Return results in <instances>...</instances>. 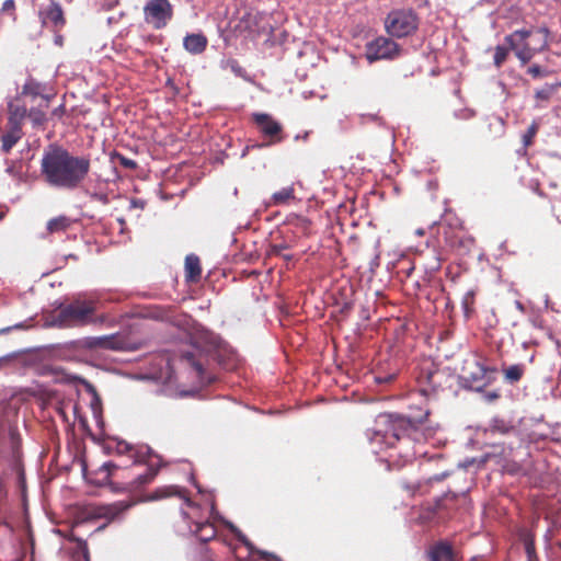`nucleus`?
I'll use <instances>...</instances> for the list:
<instances>
[{
	"mask_svg": "<svg viewBox=\"0 0 561 561\" xmlns=\"http://www.w3.org/2000/svg\"><path fill=\"white\" fill-rule=\"evenodd\" d=\"M41 176L55 190L75 191L82 186L91 171L89 156L73 154L67 148L51 144L43 152Z\"/></svg>",
	"mask_w": 561,
	"mask_h": 561,
	"instance_id": "obj_1",
	"label": "nucleus"
},
{
	"mask_svg": "<svg viewBox=\"0 0 561 561\" xmlns=\"http://www.w3.org/2000/svg\"><path fill=\"white\" fill-rule=\"evenodd\" d=\"M430 410L420 408L416 412L407 415L387 414L379 417L376 428L368 430L366 435L373 445L380 448H393L401 442L420 440L421 436L427 438L431 432L421 434L424 422L427 420Z\"/></svg>",
	"mask_w": 561,
	"mask_h": 561,
	"instance_id": "obj_2",
	"label": "nucleus"
},
{
	"mask_svg": "<svg viewBox=\"0 0 561 561\" xmlns=\"http://www.w3.org/2000/svg\"><path fill=\"white\" fill-rule=\"evenodd\" d=\"M95 301L75 299L59 308L55 322L60 328L85 327L103 322L104 318L95 317Z\"/></svg>",
	"mask_w": 561,
	"mask_h": 561,
	"instance_id": "obj_3",
	"label": "nucleus"
},
{
	"mask_svg": "<svg viewBox=\"0 0 561 561\" xmlns=\"http://www.w3.org/2000/svg\"><path fill=\"white\" fill-rule=\"evenodd\" d=\"M415 380L419 392L424 397H430L438 390L449 387L450 375L446 369L440 368L431 358H424L415 368Z\"/></svg>",
	"mask_w": 561,
	"mask_h": 561,
	"instance_id": "obj_4",
	"label": "nucleus"
},
{
	"mask_svg": "<svg viewBox=\"0 0 561 561\" xmlns=\"http://www.w3.org/2000/svg\"><path fill=\"white\" fill-rule=\"evenodd\" d=\"M417 27V14L411 9L392 10L385 20V28L391 37H407L413 34Z\"/></svg>",
	"mask_w": 561,
	"mask_h": 561,
	"instance_id": "obj_5",
	"label": "nucleus"
},
{
	"mask_svg": "<svg viewBox=\"0 0 561 561\" xmlns=\"http://www.w3.org/2000/svg\"><path fill=\"white\" fill-rule=\"evenodd\" d=\"M173 18V5L169 0H149L144 7L145 22L154 30H161Z\"/></svg>",
	"mask_w": 561,
	"mask_h": 561,
	"instance_id": "obj_6",
	"label": "nucleus"
},
{
	"mask_svg": "<svg viewBox=\"0 0 561 561\" xmlns=\"http://www.w3.org/2000/svg\"><path fill=\"white\" fill-rule=\"evenodd\" d=\"M252 121L256 125L259 131L267 138L266 144L256 145L261 148L282 142L285 139L283 125L267 113H253Z\"/></svg>",
	"mask_w": 561,
	"mask_h": 561,
	"instance_id": "obj_7",
	"label": "nucleus"
},
{
	"mask_svg": "<svg viewBox=\"0 0 561 561\" xmlns=\"http://www.w3.org/2000/svg\"><path fill=\"white\" fill-rule=\"evenodd\" d=\"M530 35V30L523 28L516 30L504 37L505 44L508 46L510 50L514 51L522 65L528 64L535 55L539 53L537 48L529 46L527 39Z\"/></svg>",
	"mask_w": 561,
	"mask_h": 561,
	"instance_id": "obj_8",
	"label": "nucleus"
},
{
	"mask_svg": "<svg viewBox=\"0 0 561 561\" xmlns=\"http://www.w3.org/2000/svg\"><path fill=\"white\" fill-rule=\"evenodd\" d=\"M400 55V46L393 39L379 36L366 44L365 56L369 62L380 59H394Z\"/></svg>",
	"mask_w": 561,
	"mask_h": 561,
	"instance_id": "obj_9",
	"label": "nucleus"
},
{
	"mask_svg": "<svg viewBox=\"0 0 561 561\" xmlns=\"http://www.w3.org/2000/svg\"><path fill=\"white\" fill-rule=\"evenodd\" d=\"M134 504L135 502L133 501H118L111 504L93 505L90 506L87 511L88 518H104L107 520V523H111L116 519H119L127 510L134 506Z\"/></svg>",
	"mask_w": 561,
	"mask_h": 561,
	"instance_id": "obj_10",
	"label": "nucleus"
},
{
	"mask_svg": "<svg viewBox=\"0 0 561 561\" xmlns=\"http://www.w3.org/2000/svg\"><path fill=\"white\" fill-rule=\"evenodd\" d=\"M180 359L192 367L201 382H211L213 379L206 375V366L208 364V354L193 344L190 351H183Z\"/></svg>",
	"mask_w": 561,
	"mask_h": 561,
	"instance_id": "obj_11",
	"label": "nucleus"
},
{
	"mask_svg": "<svg viewBox=\"0 0 561 561\" xmlns=\"http://www.w3.org/2000/svg\"><path fill=\"white\" fill-rule=\"evenodd\" d=\"M76 350H118L119 342L115 335L88 336L71 342Z\"/></svg>",
	"mask_w": 561,
	"mask_h": 561,
	"instance_id": "obj_12",
	"label": "nucleus"
},
{
	"mask_svg": "<svg viewBox=\"0 0 561 561\" xmlns=\"http://www.w3.org/2000/svg\"><path fill=\"white\" fill-rule=\"evenodd\" d=\"M430 561H462L463 557L460 550L447 540H439L427 550Z\"/></svg>",
	"mask_w": 561,
	"mask_h": 561,
	"instance_id": "obj_13",
	"label": "nucleus"
},
{
	"mask_svg": "<svg viewBox=\"0 0 561 561\" xmlns=\"http://www.w3.org/2000/svg\"><path fill=\"white\" fill-rule=\"evenodd\" d=\"M39 16L44 26L54 30L61 28L66 23L62 9L60 4L56 2H51L49 5L41 10Z\"/></svg>",
	"mask_w": 561,
	"mask_h": 561,
	"instance_id": "obj_14",
	"label": "nucleus"
},
{
	"mask_svg": "<svg viewBox=\"0 0 561 561\" xmlns=\"http://www.w3.org/2000/svg\"><path fill=\"white\" fill-rule=\"evenodd\" d=\"M494 371H496L495 368H490L477 359L472 360L471 363H467L462 368L463 378L467 381L482 385H485L486 374Z\"/></svg>",
	"mask_w": 561,
	"mask_h": 561,
	"instance_id": "obj_15",
	"label": "nucleus"
},
{
	"mask_svg": "<svg viewBox=\"0 0 561 561\" xmlns=\"http://www.w3.org/2000/svg\"><path fill=\"white\" fill-rule=\"evenodd\" d=\"M185 279L187 283H197L202 276L201 260L195 254H188L184 264Z\"/></svg>",
	"mask_w": 561,
	"mask_h": 561,
	"instance_id": "obj_16",
	"label": "nucleus"
},
{
	"mask_svg": "<svg viewBox=\"0 0 561 561\" xmlns=\"http://www.w3.org/2000/svg\"><path fill=\"white\" fill-rule=\"evenodd\" d=\"M207 38L203 34H188L184 37V48L194 55L202 54L207 47Z\"/></svg>",
	"mask_w": 561,
	"mask_h": 561,
	"instance_id": "obj_17",
	"label": "nucleus"
},
{
	"mask_svg": "<svg viewBox=\"0 0 561 561\" xmlns=\"http://www.w3.org/2000/svg\"><path fill=\"white\" fill-rule=\"evenodd\" d=\"M8 125L22 128L23 121L28 114L26 107L18 102H10L8 105Z\"/></svg>",
	"mask_w": 561,
	"mask_h": 561,
	"instance_id": "obj_18",
	"label": "nucleus"
},
{
	"mask_svg": "<svg viewBox=\"0 0 561 561\" xmlns=\"http://www.w3.org/2000/svg\"><path fill=\"white\" fill-rule=\"evenodd\" d=\"M23 137L22 128L9 126V129L1 136V150L3 153H9L11 149Z\"/></svg>",
	"mask_w": 561,
	"mask_h": 561,
	"instance_id": "obj_19",
	"label": "nucleus"
},
{
	"mask_svg": "<svg viewBox=\"0 0 561 561\" xmlns=\"http://www.w3.org/2000/svg\"><path fill=\"white\" fill-rule=\"evenodd\" d=\"M296 201L295 187L289 185L280 188L271 196L270 205L282 206L288 205L290 202Z\"/></svg>",
	"mask_w": 561,
	"mask_h": 561,
	"instance_id": "obj_20",
	"label": "nucleus"
},
{
	"mask_svg": "<svg viewBox=\"0 0 561 561\" xmlns=\"http://www.w3.org/2000/svg\"><path fill=\"white\" fill-rule=\"evenodd\" d=\"M526 371L524 364H514L507 367H502L504 381L510 385H515L522 380Z\"/></svg>",
	"mask_w": 561,
	"mask_h": 561,
	"instance_id": "obj_21",
	"label": "nucleus"
},
{
	"mask_svg": "<svg viewBox=\"0 0 561 561\" xmlns=\"http://www.w3.org/2000/svg\"><path fill=\"white\" fill-rule=\"evenodd\" d=\"M169 496H179L181 499H184L186 502H190L186 490L175 486V485L158 488L153 492V495L151 496V499L160 500V499H164V497H169Z\"/></svg>",
	"mask_w": 561,
	"mask_h": 561,
	"instance_id": "obj_22",
	"label": "nucleus"
},
{
	"mask_svg": "<svg viewBox=\"0 0 561 561\" xmlns=\"http://www.w3.org/2000/svg\"><path fill=\"white\" fill-rule=\"evenodd\" d=\"M158 471H159L158 467H156L153 465L147 466L145 471L138 473L137 477L130 482V486L133 489H138L146 484L151 483L153 481V479L156 478V476L158 474Z\"/></svg>",
	"mask_w": 561,
	"mask_h": 561,
	"instance_id": "obj_23",
	"label": "nucleus"
},
{
	"mask_svg": "<svg viewBox=\"0 0 561 561\" xmlns=\"http://www.w3.org/2000/svg\"><path fill=\"white\" fill-rule=\"evenodd\" d=\"M72 225V220L65 215L48 220L46 229L48 233L64 232Z\"/></svg>",
	"mask_w": 561,
	"mask_h": 561,
	"instance_id": "obj_24",
	"label": "nucleus"
},
{
	"mask_svg": "<svg viewBox=\"0 0 561 561\" xmlns=\"http://www.w3.org/2000/svg\"><path fill=\"white\" fill-rule=\"evenodd\" d=\"M520 540L524 543L528 561H538L534 534L525 530L520 534Z\"/></svg>",
	"mask_w": 561,
	"mask_h": 561,
	"instance_id": "obj_25",
	"label": "nucleus"
},
{
	"mask_svg": "<svg viewBox=\"0 0 561 561\" xmlns=\"http://www.w3.org/2000/svg\"><path fill=\"white\" fill-rule=\"evenodd\" d=\"M195 533L202 541L206 542L215 538L217 531L214 524L206 522L197 524Z\"/></svg>",
	"mask_w": 561,
	"mask_h": 561,
	"instance_id": "obj_26",
	"label": "nucleus"
},
{
	"mask_svg": "<svg viewBox=\"0 0 561 561\" xmlns=\"http://www.w3.org/2000/svg\"><path fill=\"white\" fill-rule=\"evenodd\" d=\"M476 295H477L476 290L470 289L463 295V297L461 299V306L463 309V313L467 318H469L474 310Z\"/></svg>",
	"mask_w": 561,
	"mask_h": 561,
	"instance_id": "obj_27",
	"label": "nucleus"
},
{
	"mask_svg": "<svg viewBox=\"0 0 561 561\" xmlns=\"http://www.w3.org/2000/svg\"><path fill=\"white\" fill-rule=\"evenodd\" d=\"M561 84L559 82L553 84H546L542 89H539L535 92V99L539 101H549L551 96L556 93L558 88H560Z\"/></svg>",
	"mask_w": 561,
	"mask_h": 561,
	"instance_id": "obj_28",
	"label": "nucleus"
},
{
	"mask_svg": "<svg viewBox=\"0 0 561 561\" xmlns=\"http://www.w3.org/2000/svg\"><path fill=\"white\" fill-rule=\"evenodd\" d=\"M539 130V123L534 121L523 135V144L525 148L530 147L534 144V139Z\"/></svg>",
	"mask_w": 561,
	"mask_h": 561,
	"instance_id": "obj_29",
	"label": "nucleus"
},
{
	"mask_svg": "<svg viewBox=\"0 0 561 561\" xmlns=\"http://www.w3.org/2000/svg\"><path fill=\"white\" fill-rule=\"evenodd\" d=\"M510 48L508 46L497 45L494 49L493 62L496 68H501L505 62L508 56Z\"/></svg>",
	"mask_w": 561,
	"mask_h": 561,
	"instance_id": "obj_30",
	"label": "nucleus"
},
{
	"mask_svg": "<svg viewBox=\"0 0 561 561\" xmlns=\"http://www.w3.org/2000/svg\"><path fill=\"white\" fill-rule=\"evenodd\" d=\"M27 116L35 127L44 126L47 121L46 114L38 108H31Z\"/></svg>",
	"mask_w": 561,
	"mask_h": 561,
	"instance_id": "obj_31",
	"label": "nucleus"
},
{
	"mask_svg": "<svg viewBox=\"0 0 561 561\" xmlns=\"http://www.w3.org/2000/svg\"><path fill=\"white\" fill-rule=\"evenodd\" d=\"M112 159L114 161L118 162L119 165H122L123 168L128 169V170H135L138 167V164L135 160L129 159L119 152H114L112 156Z\"/></svg>",
	"mask_w": 561,
	"mask_h": 561,
	"instance_id": "obj_32",
	"label": "nucleus"
},
{
	"mask_svg": "<svg viewBox=\"0 0 561 561\" xmlns=\"http://www.w3.org/2000/svg\"><path fill=\"white\" fill-rule=\"evenodd\" d=\"M537 33L542 35V41L540 46L537 48L539 53L545 51L549 48V38H550V31L547 26H540L537 30Z\"/></svg>",
	"mask_w": 561,
	"mask_h": 561,
	"instance_id": "obj_33",
	"label": "nucleus"
},
{
	"mask_svg": "<svg viewBox=\"0 0 561 561\" xmlns=\"http://www.w3.org/2000/svg\"><path fill=\"white\" fill-rule=\"evenodd\" d=\"M255 22H256V14L248 12L241 19L240 24H244V26H243L244 30L254 32L255 31V28H254Z\"/></svg>",
	"mask_w": 561,
	"mask_h": 561,
	"instance_id": "obj_34",
	"label": "nucleus"
},
{
	"mask_svg": "<svg viewBox=\"0 0 561 561\" xmlns=\"http://www.w3.org/2000/svg\"><path fill=\"white\" fill-rule=\"evenodd\" d=\"M70 540L78 543V549L81 551L84 561H89V548L87 541L80 538H76L75 536H71Z\"/></svg>",
	"mask_w": 561,
	"mask_h": 561,
	"instance_id": "obj_35",
	"label": "nucleus"
},
{
	"mask_svg": "<svg viewBox=\"0 0 561 561\" xmlns=\"http://www.w3.org/2000/svg\"><path fill=\"white\" fill-rule=\"evenodd\" d=\"M88 195L91 201L99 202L103 205H106L110 203L108 195L104 192H88Z\"/></svg>",
	"mask_w": 561,
	"mask_h": 561,
	"instance_id": "obj_36",
	"label": "nucleus"
},
{
	"mask_svg": "<svg viewBox=\"0 0 561 561\" xmlns=\"http://www.w3.org/2000/svg\"><path fill=\"white\" fill-rule=\"evenodd\" d=\"M226 68L230 69L233 73H236L239 77H242L244 73V69L240 66V64L236 59H228L226 61Z\"/></svg>",
	"mask_w": 561,
	"mask_h": 561,
	"instance_id": "obj_37",
	"label": "nucleus"
},
{
	"mask_svg": "<svg viewBox=\"0 0 561 561\" xmlns=\"http://www.w3.org/2000/svg\"><path fill=\"white\" fill-rule=\"evenodd\" d=\"M527 73H529L533 78H541L548 75L547 70H543L539 65L535 64L528 67Z\"/></svg>",
	"mask_w": 561,
	"mask_h": 561,
	"instance_id": "obj_38",
	"label": "nucleus"
},
{
	"mask_svg": "<svg viewBox=\"0 0 561 561\" xmlns=\"http://www.w3.org/2000/svg\"><path fill=\"white\" fill-rule=\"evenodd\" d=\"M22 93L36 96L39 93V85L35 82H27L23 85Z\"/></svg>",
	"mask_w": 561,
	"mask_h": 561,
	"instance_id": "obj_39",
	"label": "nucleus"
},
{
	"mask_svg": "<svg viewBox=\"0 0 561 561\" xmlns=\"http://www.w3.org/2000/svg\"><path fill=\"white\" fill-rule=\"evenodd\" d=\"M66 113V106L65 104H60L59 106H57L56 108H54L51 111V117L53 118H57V119H61L64 117Z\"/></svg>",
	"mask_w": 561,
	"mask_h": 561,
	"instance_id": "obj_40",
	"label": "nucleus"
},
{
	"mask_svg": "<svg viewBox=\"0 0 561 561\" xmlns=\"http://www.w3.org/2000/svg\"><path fill=\"white\" fill-rule=\"evenodd\" d=\"M15 10V2L14 0H5L2 4L1 11L2 12H14Z\"/></svg>",
	"mask_w": 561,
	"mask_h": 561,
	"instance_id": "obj_41",
	"label": "nucleus"
},
{
	"mask_svg": "<svg viewBox=\"0 0 561 561\" xmlns=\"http://www.w3.org/2000/svg\"><path fill=\"white\" fill-rule=\"evenodd\" d=\"M117 468L118 467L113 462H105L102 466V469L106 470L110 476L113 474V471Z\"/></svg>",
	"mask_w": 561,
	"mask_h": 561,
	"instance_id": "obj_42",
	"label": "nucleus"
},
{
	"mask_svg": "<svg viewBox=\"0 0 561 561\" xmlns=\"http://www.w3.org/2000/svg\"><path fill=\"white\" fill-rule=\"evenodd\" d=\"M286 249H287V247L284 244H276V245H273L272 253L275 255H283L282 251L286 250Z\"/></svg>",
	"mask_w": 561,
	"mask_h": 561,
	"instance_id": "obj_43",
	"label": "nucleus"
},
{
	"mask_svg": "<svg viewBox=\"0 0 561 561\" xmlns=\"http://www.w3.org/2000/svg\"><path fill=\"white\" fill-rule=\"evenodd\" d=\"M245 546L250 547V541L245 538V536L241 535L238 537Z\"/></svg>",
	"mask_w": 561,
	"mask_h": 561,
	"instance_id": "obj_44",
	"label": "nucleus"
},
{
	"mask_svg": "<svg viewBox=\"0 0 561 561\" xmlns=\"http://www.w3.org/2000/svg\"><path fill=\"white\" fill-rule=\"evenodd\" d=\"M499 398V394L496 392H492L489 394V399L493 400V399H497Z\"/></svg>",
	"mask_w": 561,
	"mask_h": 561,
	"instance_id": "obj_45",
	"label": "nucleus"
},
{
	"mask_svg": "<svg viewBox=\"0 0 561 561\" xmlns=\"http://www.w3.org/2000/svg\"><path fill=\"white\" fill-rule=\"evenodd\" d=\"M470 561H482L479 557H473L470 559Z\"/></svg>",
	"mask_w": 561,
	"mask_h": 561,
	"instance_id": "obj_46",
	"label": "nucleus"
},
{
	"mask_svg": "<svg viewBox=\"0 0 561 561\" xmlns=\"http://www.w3.org/2000/svg\"><path fill=\"white\" fill-rule=\"evenodd\" d=\"M286 260L290 259V255H283Z\"/></svg>",
	"mask_w": 561,
	"mask_h": 561,
	"instance_id": "obj_47",
	"label": "nucleus"
},
{
	"mask_svg": "<svg viewBox=\"0 0 561 561\" xmlns=\"http://www.w3.org/2000/svg\"><path fill=\"white\" fill-rule=\"evenodd\" d=\"M263 558H266L267 557V553L266 552H263L262 553Z\"/></svg>",
	"mask_w": 561,
	"mask_h": 561,
	"instance_id": "obj_48",
	"label": "nucleus"
}]
</instances>
